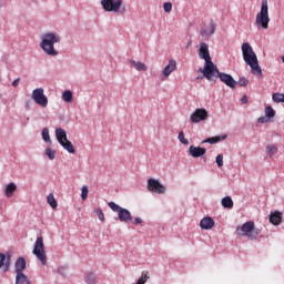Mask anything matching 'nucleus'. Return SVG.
I'll list each match as a JSON object with an SVG mask.
<instances>
[{"label": "nucleus", "instance_id": "c756f323", "mask_svg": "<svg viewBox=\"0 0 284 284\" xmlns=\"http://www.w3.org/2000/svg\"><path fill=\"white\" fill-rule=\"evenodd\" d=\"M62 99L65 103H72V91L68 90L62 93Z\"/></svg>", "mask_w": 284, "mask_h": 284}, {"label": "nucleus", "instance_id": "c9c22d12", "mask_svg": "<svg viewBox=\"0 0 284 284\" xmlns=\"http://www.w3.org/2000/svg\"><path fill=\"white\" fill-rule=\"evenodd\" d=\"M45 154L50 159V161H54V156H57V152L52 149H47Z\"/></svg>", "mask_w": 284, "mask_h": 284}, {"label": "nucleus", "instance_id": "4c0bfd02", "mask_svg": "<svg viewBox=\"0 0 284 284\" xmlns=\"http://www.w3.org/2000/svg\"><path fill=\"white\" fill-rule=\"evenodd\" d=\"M236 83H239L241 88H245L250 81L246 78H241Z\"/></svg>", "mask_w": 284, "mask_h": 284}, {"label": "nucleus", "instance_id": "b1692460", "mask_svg": "<svg viewBox=\"0 0 284 284\" xmlns=\"http://www.w3.org/2000/svg\"><path fill=\"white\" fill-rule=\"evenodd\" d=\"M130 63L138 72H148V65H145V63L134 60H131Z\"/></svg>", "mask_w": 284, "mask_h": 284}, {"label": "nucleus", "instance_id": "6e6552de", "mask_svg": "<svg viewBox=\"0 0 284 284\" xmlns=\"http://www.w3.org/2000/svg\"><path fill=\"white\" fill-rule=\"evenodd\" d=\"M108 206L110 207V210H112V212L118 213V219L119 221H121V223H128L132 221V213H130L128 209H123L114 202H109Z\"/></svg>", "mask_w": 284, "mask_h": 284}, {"label": "nucleus", "instance_id": "dca6fc26", "mask_svg": "<svg viewBox=\"0 0 284 284\" xmlns=\"http://www.w3.org/2000/svg\"><path fill=\"white\" fill-rule=\"evenodd\" d=\"M207 152V150L205 148H201V146H194L191 145L189 148V154L190 156H192L193 159H199L201 156H204V154Z\"/></svg>", "mask_w": 284, "mask_h": 284}, {"label": "nucleus", "instance_id": "412c9836", "mask_svg": "<svg viewBox=\"0 0 284 284\" xmlns=\"http://www.w3.org/2000/svg\"><path fill=\"white\" fill-rule=\"evenodd\" d=\"M16 274H23V270H26V258L18 257L16 261Z\"/></svg>", "mask_w": 284, "mask_h": 284}, {"label": "nucleus", "instance_id": "c03bdc74", "mask_svg": "<svg viewBox=\"0 0 284 284\" xmlns=\"http://www.w3.org/2000/svg\"><path fill=\"white\" fill-rule=\"evenodd\" d=\"M258 123H267V119H265L264 116L258 118Z\"/></svg>", "mask_w": 284, "mask_h": 284}, {"label": "nucleus", "instance_id": "37998d69", "mask_svg": "<svg viewBox=\"0 0 284 284\" xmlns=\"http://www.w3.org/2000/svg\"><path fill=\"white\" fill-rule=\"evenodd\" d=\"M19 81H21L20 78L16 79V80L12 82L13 88H17V85H19Z\"/></svg>", "mask_w": 284, "mask_h": 284}, {"label": "nucleus", "instance_id": "7c9ffc66", "mask_svg": "<svg viewBox=\"0 0 284 284\" xmlns=\"http://www.w3.org/2000/svg\"><path fill=\"white\" fill-rule=\"evenodd\" d=\"M178 139L183 145H190V140L185 139V133H183V131L179 133Z\"/></svg>", "mask_w": 284, "mask_h": 284}, {"label": "nucleus", "instance_id": "c85d7f7f", "mask_svg": "<svg viewBox=\"0 0 284 284\" xmlns=\"http://www.w3.org/2000/svg\"><path fill=\"white\" fill-rule=\"evenodd\" d=\"M272 99L274 103H284V93H273Z\"/></svg>", "mask_w": 284, "mask_h": 284}, {"label": "nucleus", "instance_id": "39448f33", "mask_svg": "<svg viewBox=\"0 0 284 284\" xmlns=\"http://www.w3.org/2000/svg\"><path fill=\"white\" fill-rule=\"evenodd\" d=\"M55 138L58 143H60V145L64 150H67L69 154H74L77 152V150L74 149V144H72V142L68 140V133L65 132V130L61 128L55 129Z\"/></svg>", "mask_w": 284, "mask_h": 284}, {"label": "nucleus", "instance_id": "f03ea898", "mask_svg": "<svg viewBox=\"0 0 284 284\" xmlns=\"http://www.w3.org/2000/svg\"><path fill=\"white\" fill-rule=\"evenodd\" d=\"M54 43H61V37L54 32H48L42 36L40 48L43 50L44 54L57 57L59 51L54 49Z\"/></svg>", "mask_w": 284, "mask_h": 284}, {"label": "nucleus", "instance_id": "4468645a", "mask_svg": "<svg viewBox=\"0 0 284 284\" xmlns=\"http://www.w3.org/2000/svg\"><path fill=\"white\" fill-rule=\"evenodd\" d=\"M199 58L203 59L205 63L212 61V58L210 57V47L205 42L200 43L199 49Z\"/></svg>", "mask_w": 284, "mask_h": 284}, {"label": "nucleus", "instance_id": "aec40b11", "mask_svg": "<svg viewBox=\"0 0 284 284\" xmlns=\"http://www.w3.org/2000/svg\"><path fill=\"white\" fill-rule=\"evenodd\" d=\"M176 70V60H170L169 65L163 69V74L170 77Z\"/></svg>", "mask_w": 284, "mask_h": 284}, {"label": "nucleus", "instance_id": "a878e982", "mask_svg": "<svg viewBox=\"0 0 284 284\" xmlns=\"http://www.w3.org/2000/svg\"><path fill=\"white\" fill-rule=\"evenodd\" d=\"M225 139H227L226 135L213 136L204 140L203 143H211V145H214V143H219L220 141H225Z\"/></svg>", "mask_w": 284, "mask_h": 284}, {"label": "nucleus", "instance_id": "2f4dec72", "mask_svg": "<svg viewBox=\"0 0 284 284\" xmlns=\"http://www.w3.org/2000/svg\"><path fill=\"white\" fill-rule=\"evenodd\" d=\"M265 114L268 119H274V116H276V111H274L272 106H266Z\"/></svg>", "mask_w": 284, "mask_h": 284}, {"label": "nucleus", "instance_id": "f257e3e1", "mask_svg": "<svg viewBox=\"0 0 284 284\" xmlns=\"http://www.w3.org/2000/svg\"><path fill=\"white\" fill-rule=\"evenodd\" d=\"M242 54L246 65H250L252 74L255 77H263V70L261 69V65H258V58L250 42H244L242 44Z\"/></svg>", "mask_w": 284, "mask_h": 284}, {"label": "nucleus", "instance_id": "1a4fd4ad", "mask_svg": "<svg viewBox=\"0 0 284 284\" xmlns=\"http://www.w3.org/2000/svg\"><path fill=\"white\" fill-rule=\"evenodd\" d=\"M101 6L105 12H119L123 0H101Z\"/></svg>", "mask_w": 284, "mask_h": 284}, {"label": "nucleus", "instance_id": "cd10ccee", "mask_svg": "<svg viewBox=\"0 0 284 284\" xmlns=\"http://www.w3.org/2000/svg\"><path fill=\"white\" fill-rule=\"evenodd\" d=\"M47 203L50 205V207H52V210H57L58 207V203H57V199H54V194L50 193L47 196Z\"/></svg>", "mask_w": 284, "mask_h": 284}, {"label": "nucleus", "instance_id": "423d86ee", "mask_svg": "<svg viewBox=\"0 0 284 284\" xmlns=\"http://www.w3.org/2000/svg\"><path fill=\"white\" fill-rule=\"evenodd\" d=\"M199 72H202L204 79H207V81H216L221 74L219 68L212 61L204 63V68L199 69Z\"/></svg>", "mask_w": 284, "mask_h": 284}, {"label": "nucleus", "instance_id": "a211bd4d", "mask_svg": "<svg viewBox=\"0 0 284 284\" xmlns=\"http://www.w3.org/2000/svg\"><path fill=\"white\" fill-rule=\"evenodd\" d=\"M10 255L6 256V254L0 253V270H3V272L10 270Z\"/></svg>", "mask_w": 284, "mask_h": 284}, {"label": "nucleus", "instance_id": "f704fd0d", "mask_svg": "<svg viewBox=\"0 0 284 284\" xmlns=\"http://www.w3.org/2000/svg\"><path fill=\"white\" fill-rule=\"evenodd\" d=\"M94 213L97 214L99 221H105V214H103V210H101V207L95 209Z\"/></svg>", "mask_w": 284, "mask_h": 284}, {"label": "nucleus", "instance_id": "ea45409f", "mask_svg": "<svg viewBox=\"0 0 284 284\" xmlns=\"http://www.w3.org/2000/svg\"><path fill=\"white\" fill-rule=\"evenodd\" d=\"M215 161L219 168H223V154H219Z\"/></svg>", "mask_w": 284, "mask_h": 284}, {"label": "nucleus", "instance_id": "e433bc0d", "mask_svg": "<svg viewBox=\"0 0 284 284\" xmlns=\"http://www.w3.org/2000/svg\"><path fill=\"white\" fill-rule=\"evenodd\" d=\"M88 193H89L88 186L87 185L82 186V192H81L82 201H85L88 199Z\"/></svg>", "mask_w": 284, "mask_h": 284}, {"label": "nucleus", "instance_id": "2eb2a0df", "mask_svg": "<svg viewBox=\"0 0 284 284\" xmlns=\"http://www.w3.org/2000/svg\"><path fill=\"white\" fill-rule=\"evenodd\" d=\"M216 32V23H214L212 20L209 22V24L204 26L200 30L201 37H212Z\"/></svg>", "mask_w": 284, "mask_h": 284}, {"label": "nucleus", "instance_id": "20e7f679", "mask_svg": "<svg viewBox=\"0 0 284 284\" xmlns=\"http://www.w3.org/2000/svg\"><path fill=\"white\" fill-rule=\"evenodd\" d=\"M256 26H261L264 30H267L270 26V8L267 7V0H262L261 11L255 19Z\"/></svg>", "mask_w": 284, "mask_h": 284}, {"label": "nucleus", "instance_id": "58836bf2", "mask_svg": "<svg viewBox=\"0 0 284 284\" xmlns=\"http://www.w3.org/2000/svg\"><path fill=\"white\" fill-rule=\"evenodd\" d=\"M163 10H164V12H172V3L171 2H165L163 4Z\"/></svg>", "mask_w": 284, "mask_h": 284}, {"label": "nucleus", "instance_id": "7ed1b4c3", "mask_svg": "<svg viewBox=\"0 0 284 284\" xmlns=\"http://www.w3.org/2000/svg\"><path fill=\"white\" fill-rule=\"evenodd\" d=\"M236 234L237 236H247L250 241H255L258 237V229L255 227L253 221H248L236 227Z\"/></svg>", "mask_w": 284, "mask_h": 284}, {"label": "nucleus", "instance_id": "79ce46f5", "mask_svg": "<svg viewBox=\"0 0 284 284\" xmlns=\"http://www.w3.org/2000/svg\"><path fill=\"white\" fill-rule=\"evenodd\" d=\"M141 223H143V220H141V217H135L133 225H141Z\"/></svg>", "mask_w": 284, "mask_h": 284}, {"label": "nucleus", "instance_id": "6ab92c4d", "mask_svg": "<svg viewBox=\"0 0 284 284\" xmlns=\"http://www.w3.org/2000/svg\"><path fill=\"white\" fill-rule=\"evenodd\" d=\"M200 227L202 230H212L214 227V220L210 216L202 219L200 221Z\"/></svg>", "mask_w": 284, "mask_h": 284}, {"label": "nucleus", "instance_id": "a18cd8bd", "mask_svg": "<svg viewBox=\"0 0 284 284\" xmlns=\"http://www.w3.org/2000/svg\"><path fill=\"white\" fill-rule=\"evenodd\" d=\"M241 102L244 104L247 103V95H243L241 99Z\"/></svg>", "mask_w": 284, "mask_h": 284}, {"label": "nucleus", "instance_id": "9d476101", "mask_svg": "<svg viewBox=\"0 0 284 284\" xmlns=\"http://www.w3.org/2000/svg\"><path fill=\"white\" fill-rule=\"evenodd\" d=\"M31 99L37 103V105H41V108H48V97L43 93V88H38L32 91Z\"/></svg>", "mask_w": 284, "mask_h": 284}, {"label": "nucleus", "instance_id": "0eeeda50", "mask_svg": "<svg viewBox=\"0 0 284 284\" xmlns=\"http://www.w3.org/2000/svg\"><path fill=\"white\" fill-rule=\"evenodd\" d=\"M32 254L37 256L41 265H48V256L45 255V244H43V239L41 236L36 240Z\"/></svg>", "mask_w": 284, "mask_h": 284}, {"label": "nucleus", "instance_id": "ddd939ff", "mask_svg": "<svg viewBox=\"0 0 284 284\" xmlns=\"http://www.w3.org/2000/svg\"><path fill=\"white\" fill-rule=\"evenodd\" d=\"M217 79H220L222 83H224L225 85H227V88H231L232 90L236 88L237 82L234 80V78L231 74L220 72V75H217Z\"/></svg>", "mask_w": 284, "mask_h": 284}, {"label": "nucleus", "instance_id": "bb28decb", "mask_svg": "<svg viewBox=\"0 0 284 284\" xmlns=\"http://www.w3.org/2000/svg\"><path fill=\"white\" fill-rule=\"evenodd\" d=\"M222 206L226 210H232L234 207V201H232L231 196H225L222 199Z\"/></svg>", "mask_w": 284, "mask_h": 284}, {"label": "nucleus", "instance_id": "393cba45", "mask_svg": "<svg viewBox=\"0 0 284 284\" xmlns=\"http://www.w3.org/2000/svg\"><path fill=\"white\" fill-rule=\"evenodd\" d=\"M16 284H32V282H30V277L26 274L19 273L16 275Z\"/></svg>", "mask_w": 284, "mask_h": 284}, {"label": "nucleus", "instance_id": "4be33fe9", "mask_svg": "<svg viewBox=\"0 0 284 284\" xmlns=\"http://www.w3.org/2000/svg\"><path fill=\"white\" fill-rule=\"evenodd\" d=\"M266 154H268L270 159L276 158V154H278V146H276V144H267Z\"/></svg>", "mask_w": 284, "mask_h": 284}, {"label": "nucleus", "instance_id": "f8f14e48", "mask_svg": "<svg viewBox=\"0 0 284 284\" xmlns=\"http://www.w3.org/2000/svg\"><path fill=\"white\" fill-rule=\"evenodd\" d=\"M209 116L207 110L196 109L190 116L192 123H201V121H206Z\"/></svg>", "mask_w": 284, "mask_h": 284}, {"label": "nucleus", "instance_id": "473e14b6", "mask_svg": "<svg viewBox=\"0 0 284 284\" xmlns=\"http://www.w3.org/2000/svg\"><path fill=\"white\" fill-rule=\"evenodd\" d=\"M148 278H150V275H148V272L143 271L141 277L138 280V284H145L148 283Z\"/></svg>", "mask_w": 284, "mask_h": 284}, {"label": "nucleus", "instance_id": "9b49d317", "mask_svg": "<svg viewBox=\"0 0 284 284\" xmlns=\"http://www.w3.org/2000/svg\"><path fill=\"white\" fill-rule=\"evenodd\" d=\"M148 190L149 192H153L154 194H165V186L155 179L148 180Z\"/></svg>", "mask_w": 284, "mask_h": 284}, {"label": "nucleus", "instance_id": "a19ab883", "mask_svg": "<svg viewBox=\"0 0 284 284\" xmlns=\"http://www.w3.org/2000/svg\"><path fill=\"white\" fill-rule=\"evenodd\" d=\"M85 281L88 284H94V281H95L94 275L92 274L87 275Z\"/></svg>", "mask_w": 284, "mask_h": 284}, {"label": "nucleus", "instance_id": "72a5a7b5", "mask_svg": "<svg viewBox=\"0 0 284 284\" xmlns=\"http://www.w3.org/2000/svg\"><path fill=\"white\" fill-rule=\"evenodd\" d=\"M42 139L47 143H50V130L48 128L42 129Z\"/></svg>", "mask_w": 284, "mask_h": 284}, {"label": "nucleus", "instance_id": "5701e85b", "mask_svg": "<svg viewBox=\"0 0 284 284\" xmlns=\"http://www.w3.org/2000/svg\"><path fill=\"white\" fill-rule=\"evenodd\" d=\"M14 192H17V184L11 182L6 186V191H4L6 197L11 199V196H14Z\"/></svg>", "mask_w": 284, "mask_h": 284}, {"label": "nucleus", "instance_id": "f3484780", "mask_svg": "<svg viewBox=\"0 0 284 284\" xmlns=\"http://www.w3.org/2000/svg\"><path fill=\"white\" fill-rule=\"evenodd\" d=\"M270 223H272V225H281V223H283V213H281L280 211L271 213Z\"/></svg>", "mask_w": 284, "mask_h": 284}]
</instances>
